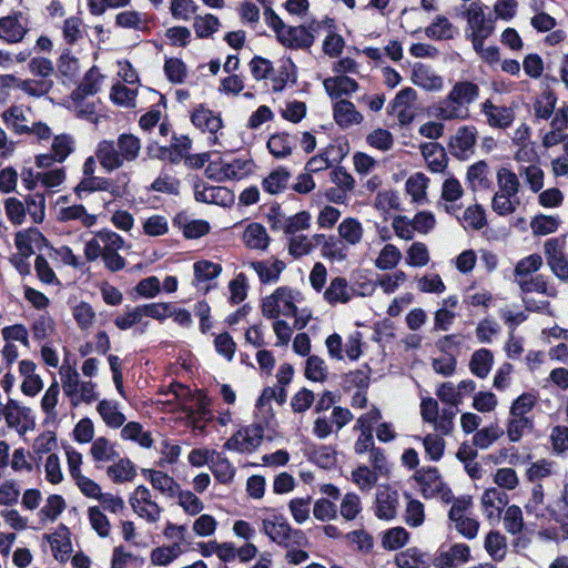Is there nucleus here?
<instances>
[{
  "label": "nucleus",
  "mask_w": 568,
  "mask_h": 568,
  "mask_svg": "<svg viewBox=\"0 0 568 568\" xmlns=\"http://www.w3.org/2000/svg\"><path fill=\"white\" fill-rule=\"evenodd\" d=\"M479 91L478 84L473 81H457L448 94L434 105L433 114L443 121L467 120L470 116L469 105L478 99Z\"/></svg>",
  "instance_id": "f257e3e1"
},
{
  "label": "nucleus",
  "mask_w": 568,
  "mask_h": 568,
  "mask_svg": "<svg viewBox=\"0 0 568 568\" xmlns=\"http://www.w3.org/2000/svg\"><path fill=\"white\" fill-rule=\"evenodd\" d=\"M141 152V140L132 133H122L116 140H102L98 143L95 156L108 172L115 171L125 162L135 161Z\"/></svg>",
  "instance_id": "f03ea898"
},
{
  "label": "nucleus",
  "mask_w": 568,
  "mask_h": 568,
  "mask_svg": "<svg viewBox=\"0 0 568 568\" xmlns=\"http://www.w3.org/2000/svg\"><path fill=\"white\" fill-rule=\"evenodd\" d=\"M262 531L283 548L302 547L307 544L305 534L293 528L283 515H274L262 521Z\"/></svg>",
  "instance_id": "7ed1b4c3"
},
{
  "label": "nucleus",
  "mask_w": 568,
  "mask_h": 568,
  "mask_svg": "<svg viewBox=\"0 0 568 568\" xmlns=\"http://www.w3.org/2000/svg\"><path fill=\"white\" fill-rule=\"evenodd\" d=\"M303 298L302 293L288 286H281L270 296H266L262 303V313L267 318H277L282 312L285 316H295L297 314L296 302Z\"/></svg>",
  "instance_id": "20e7f679"
},
{
  "label": "nucleus",
  "mask_w": 568,
  "mask_h": 568,
  "mask_svg": "<svg viewBox=\"0 0 568 568\" xmlns=\"http://www.w3.org/2000/svg\"><path fill=\"white\" fill-rule=\"evenodd\" d=\"M565 237H551L544 243L547 265L560 281H568V254L565 252Z\"/></svg>",
  "instance_id": "39448f33"
},
{
  "label": "nucleus",
  "mask_w": 568,
  "mask_h": 568,
  "mask_svg": "<svg viewBox=\"0 0 568 568\" xmlns=\"http://www.w3.org/2000/svg\"><path fill=\"white\" fill-rule=\"evenodd\" d=\"M264 429L261 425H250L232 435L223 448L239 453H251L262 443Z\"/></svg>",
  "instance_id": "423d86ee"
},
{
  "label": "nucleus",
  "mask_w": 568,
  "mask_h": 568,
  "mask_svg": "<svg viewBox=\"0 0 568 568\" xmlns=\"http://www.w3.org/2000/svg\"><path fill=\"white\" fill-rule=\"evenodd\" d=\"M485 7L478 2L473 1L468 6L465 17L467 20L469 34L491 36L495 30L496 18L490 13L485 12Z\"/></svg>",
  "instance_id": "0eeeda50"
},
{
  "label": "nucleus",
  "mask_w": 568,
  "mask_h": 568,
  "mask_svg": "<svg viewBox=\"0 0 568 568\" xmlns=\"http://www.w3.org/2000/svg\"><path fill=\"white\" fill-rule=\"evenodd\" d=\"M130 505L134 513L149 523H156L162 508L151 498V491L143 485L138 486L130 496Z\"/></svg>",
  "instance_id": "6e6552de"
},
{
  "label": "nucleus",
  "mask_w": 568,
  "mask_h": 568,
  "mask_svg": "<svg viewBox=\"0 0 568 568\" xmlns=\"http://www.w3.org/2000/svg\"><path fill=\"white\" fill-rule=\"evenodd\" d=\"M477 130L474 125H463L450 136L448 148L453 156L467 160L475 153Z\"/></svg>",
  "instance_id": "1a4fd4ad"
},
{
  "label": "nucleus",
  "mask_w": 568,
  "mask_h": 568,
  "mask_svg": "<svg viewBox=\"0 0 568 568\" xmlns=\"http://www.w3.org/2000/svg\"><path fill=\"white\" fill-rule=\"evenodd\" d=\"M544 489L541 485H535L531 490V496L525 505V509L529 515H534L538 519L555 520L559 524L557 517V499L550 504L544 503Z\"/></svg>",
  "instance_id": "9d476101"
},
{
  "label": "nucleus",
  "mask_w": 568,
  "mask_h": 568,
  "mask_svg": "<svg viewBox=\"0 0 568 568\" xmlns=\"http://www.w3.org/2000/svg\"><path fill=\"white\" fill-rule=\"evenodd\" d=\"M399 505V495L397 490L384 486L377 489L375 499V515L383 520H392L396 517Z\"/></svg>",
  "instance_id": "9b49d317"
},
{
  "label": "nucleus",
  "mask_w": 568,
  "mask_h": 568,
  "mask_svg": "<svg viewBox=\"0 0 568 568\" xmlns=\"http://www.w3.org/2000/svg\"><path fill=\"white\" fill-rule=\"evenodd\" d=\"M194 197L197 202L226 206L233 201V193L225 186H212L199 181L194 184Z\"/></svg>",
  "instance_id": "f8f14e48"
},
{
  "label": "nucleus",
  "mask_w": 568,
  "mask_h": 568,
  "mask_svg": "<svg viewBox=\"0 0 568 568\" xmlns=\"http://www.w3.org/2000/svg\"><path fill=\"white\" fill-rule=\"evenodd\" d=\"M22 20V12L0 18V38L8 43L20 42L28 32L27 21Z\"/></svg>",
  "instance_id": "ddd939ff"
},
{
  "label": "nucleus",
  "mask_w": 568,
  "mask_h": 568,
  "mask_svg": "<svg viewBox=\"0 0 568 568\" xmlns=\"http://www.w3.org/2000/svg\"><path fill=\"white\" fill-rule=\"evenodd\" d=\"M470 559V548L464 542L454 544L448 550H442L434 558L436 568H455Z\"/></svg>",
  "instance_id": "4468645a"
},
{
  "label": "nucleus",
  "mask_w": 568,
  "mask_h": 568,
  "mask_svg": "<svg viewBox=\"0 0 568 568\" xmlns=\"http://www.w3.org/2000/svg\"><path fill=\"white\" fill-rule=\"evenodd\" d=\"M277 39L283 45L292 49H308L313 45L315 36L305 26H297L285 28Z\"/></svg>",
  "instance_id": "2eb2a0df"
},
{
  "label": "nucleus",
  "mask_w": 568,
  "mask_h": 568,
  "mask_svg": "<svg viewBox=\"0 0 568 568\" xmlns=\"http://www.w3.org/2000/svg\"><path fill=\"white\" fill-rule=\"evenodd\" d=\"M173 226L182 231L185 239L195 240L210 232V224L204 220H193L186 212H180L173 217Z\"/></svg>",
  "instance_id": "dca6fc26"
},
{
  "label": "nucleus",
  "mask_w": 568,
  "mask_h": 568,
  "mask_svg": "<svg viewBox=\"0 0 568 568\" xmlns=\"http://www.w3.org/2000/svg\"><path fill=\"white\" fill-rule=\"evenodd\" d=\"M481 112L493 128L506 129L510 126L515 119L514 111L510 108L495 105L490 100H486L481 104Z\"/></svg>",
  "instance_id": "f3484780"
},
{
  "label": "nucleus",
  "mask_w": 568,
  "mask_h": 568,
  "mask_svg": "<svg viewBox=\"0 0 568 568\" xmlns=\"http://www.w3.org/2000/svg\"><path fill=\"white\" fill-rule=\"evenodd\" d=\"M412 81L415 85L426 91H440L444 87V80L430 67L416 64L413 69Z\"/></svg>",
  "instance_id": "a211bd4d"
},
{
  "label": "nucleus",
  "mask_w": 568,
  "mask_h": 568,
  "mask_svg": "<svg viewBox=\"0 0 568 568\" xmlns=\"http://www.w3.org/2000/svg\"><path fill=\"white\" fill-rule=\"evenodd\" d=\"M507 503V494L498 488H488L481 496L483 509L488 519L499 518Z\"/></svg>",
  "instance_id": "6ab92c4d"
},
{
  "label": "nucleus",
  "mask_w": 568,
  "mask_h": 568,
  "mask_svg": "<svg viewBox=\"0 0 568 568\" xmlns=\"http://www.w3.org/2000/svg\"><path fill=\"white\" fill-rule=\"evenodd\" d=\"M490 171L486 161H478L467 170L466 180L471 191L488 190L491 187Z\"/></svg>",
  "instance_id": "aec40b11"
},
{
  "label": "nucleus",
  "mask_w": 568,
  "mask_h": 568,
  "mask_svg": "<svg viewBox=\"0 0 568 568\" xmlns=\"http://www.w3.org/2000/svg\"><path fill=\"white\" fill-rule=\"evenodd\" d=\"M422 154L428 169L434 173L443 172L447 166L445 149L437 142H427L420 145Z\"/></svg>",
  "instance_id": "412c9836"
},
{
  "label": "nucleus",
  "mask_w": 568,
  "mask_h": 568,
  "mask_svg": "<svg viewBox=\"0 0 568 568\" xmlns=\"http://www.w3.org/2000/svg\"><path fill=\"white\" fill-rule=\"evenodd\" d=\"M334 120L341 128H349L359 124L363 115L356 110L354 103L348 100H339L333 108Z\"/></svg>",
  "instance_id": "4be33fe9"
},
{
  "label": "nucleus",
  "mask_w": 568,
  "mask_h": 568,
  "mask_svg": "<svg viewBox=\"0 0 568 568\" xmlns=\"http://www.w3.org/2000/svg\"><path fill=\"white\" fill-rule=\"evenodd\" d=\"M414 478L422 487L425 497L434 496L444 486L439 471L436 467L423 468L416 471Z\"/></svg>",
  "instance_id": "5701e85b"
},
{
  "label": "nucleus",
  "mask_w": 568,
  "mask_h": 568,
  "mask_svg": "<svg viewBox=\"0 0 568 568\" xmlns=\"http://www.w3.org/2000/svg\"><path fill=\"white\" fill-rule=\"evenodd\" d=\"M251 267L257 273L261 283L271 284L280 280L281 273L285 270V263L280 260L255 261Z\"/></svg>",
  "instance_id": "b1692460"
},
{
  "label": "nucleus",
  "mask_w": 568,
  "mask_h": 568,
  "mask_svg": "<svg viewBox=\"0 0 568 568\" xmlns=\"http://www.w3.org/2000/svg\"><path fill=\"white\" fill-rule=\"evenodd\" d=\"M535 428V422L532 417H518L515 415H510L506 423L505 433L509 442L518 443L521 438L530 433H532Z\"/></svg>",
  "instance_id": "393cba45"
},
{
  "label": "nucleus",
  "mask_w": 568,
  "mask_h": 568,
  "mask_svg": "<svg viewBox=\"0 0 568 568\" xmlns=\"http://www.w3.org/2000/svg\"><path fill=\"white\" fill-rule=\"evenodd\" d=\"M297 143V136L285 132L275 133L267 141V149L277 159H284L292 154Z\"/></svg>",
  "instance_id": "a878e982"
},
{
  "label": "nucleus",
  "mask_w": 568,
  "mask_h": 568,
  "mask_svg": "<svg viewBox=\"0 0 568 568\" xmlns=\"http://www.w3.org/2000/svg\"><path fill=\"white\" fill-rule=\"evenodd\" d=\"M323 85L326 93L333 99L349 95L358 89L357 82L347 75L327 78Z\"/></svg>",
  "instance_id": "bb28decb"
},
{
  "label": "nucleus",
  "mask_w": 568,
  "mask_h": 568,
  "mask_svg": "<svg viewBox=\"0 0 568 568\" xmlns=\"http://www.w3.org/2000/svg\"><path fill=\"white\" fill-rule=\"evenodd\" d=\"M191 121L197 129L212 134H215L223 126L221 116L202 105L194 110Z\"/></svg>",
  "instance_id": "cd10ccee"
},
{
  "label": "nucleus",
  "mask_w": 568,
  "mask_h": 568,
  "mask_svg": "<svg viewBox=\"0 0 568 568\" xmlns=\"http://www.w3.org/2000/svg\"><path fill=\"white\" fill-rule=\"evenodd\" d=\"M3 417L8 427L14 428L21 436L36 427L34 417L29 407L14 413L3 412Z\"/></svg>",
  "instance_id": "c85d7f7f"
},
{
  "label": "nucleus",
  "mask_w": 568,
  "mask_h": 568,
  "mask_svg": "<svg viewBox=\"0 0 568 568\" xmlns=\"http://www.w3.org/2000/svg\"><path fill=\"white\" fill-rule=\"evenodd\" d=\"M430 561L429 555L415 547L397 554L395 558L398 568H428Z\"/></svg>",
  "instance_id": "c756f323"
},
{
  "label": "nucleus",
  "mask_w": 568,
  "mask_h": 568,
  "mask_svg": "<svg viewBox=\"0 0 568 568\" xmlns=\"http://www.w3.org/2000/svg\"><path fill=\"white\" fill-rule=\"evenodd\" d=\"M144 475H148L152 487L160 490L162 494L173 498L179 494L180 485L169 475L160 470L143 469Z\"/></svg>",
  "instance_id": "7c9ffc66"
},
{
  "label": "nucleus",
  "mask_w": 568,
  "mask_h": 568,
  "mask_svg": "<svg viewBox=\"0 0 568 568\" xmlns=\"http://www.w3.org/2000/svg\"><path fill=\"white\" fill-rule=\"evenodd\" d=\"M494 363V355L488 348H479L475 351L469 361L470 372L479 377L488 376Z\"/></svg>",
  "instance_id": "2f4dec72"
},
{
  "label": "nucleus",
  "mask_w": 568,
  "mask_h": 568,
  "mask_svg": "<svg viewBox=\"0 0 568 568\" xmlns=\"http://www.w3.org/2000/svg\"><path fill=\"white\" fill-rule=\"evenodd\" d=\"M106 475L115 484L132 481L136 476V468L129 458H119L116 463L108 467Z\"/></svg>",
  "instance_id": "473e14b6"
},
{
  "label": "nucleus",
  "mask_w": 568,
  "mask_h": 568,
  "mask_svg": "<svg viewBox=\"0 0 568 568\" xmlns=\"http://www.w3.org/2000/svg\"><path fill=\"white\" fill-rule=\"evenodd\" d=\"M101 75L95 68H91L82 79L78 88L71 93L72 100H83L88 95H93L100 90Z\"/></svg>",
  "instance_id": "72a5a7b5"
},
{
  "label": "nucleus",
  "mask_w": 568,
  "mask_h": 568,
  "mask_svg": "<svg viewBox=\"0 0 568 568\" xmlns=\"http://www.w3.org/2000/svg\"><path fill=\"white\" fill-rule=\"evenodd\" d=\"M243 240L246 246L254 250H265L270 242L265 227L260 223L248 224L244 231Z\"/></svg>",
  "instance_id": "f704fd0d"
},
{
  "label": "nucleus",
  "mask_w": 568,
  "mask_h": 568,
  "mask_svg": "<svg viewBox=\"0 0 568 568\" xmlns=\"http://www.w3.org/2000/svg\"><path fill=\"white\" fill-rule=\"evenodd\" d=\"M337 231L341 239L352 246L361 243L364 234L361 222L354 217L343 220L339 223Z\"/></svg>",
  "instance_id": "c9c22d12"
},
{
  "label": "nucleus",
  "mask_w": 568,
  "mask_h": 568,
  "mask_svg": "<svg viewBox=\"0 0 568 568\" xmlns=\"http://www.w3.org/2000/svg\"><path fill=\"white\" fill-rule=\"evenodd\" d=\"M210 468L217 481L231 483L235 476V468L230 460L221 453H214Z\"/></svg>",
  "instance_id": "e433bc0d"
},
{
  "label": "nucleus",
  "mask_w": 568,
  "mask_h": 568,
  "mask_svg": "<svg viewBox=\"0 0 568 568\" xmlns=\"http://www.w3.org/2000/svg\"><path fill=\"white\" fill-rule=\"evenodd\" d=\"M290 179V172L284 168H280L277 170L272 171L262 181V187L265 192L270 194H278L287 187Z\"/></svg>",
  "instance_id": "4c0bfd02"
},
{
  "label": "nucleus",
  "mask_w": 568,
  "mask_h": 568,
  "mask_svg": "<svg viewBox=\"0 0 568 568\" xmlns=\"http://www.w3.org/2000/svg\"><path fill=\"white\" fill-rule=\"evenodd\" d=\"M425 34L434 40H449L454 38L455 27L444 16H437L433 23L425 29Z\"/></svg>",
  "instance_id": "58836bf2"
},
{
  "label": "nucleus",
  "mask_w": 568,
  "mask_h": 568,
  "mask_svg": "<svg viewBox=\"0 0 568 568\" xmlns=\"http://www.w3.org/2000/svg\"><path fill=\"white\" fill-rule=\"evenodd\" d=\"M324 298L329 304L347 303L351 298L348 293V284L344 277H335L331 281L328 287L324 292Z\"/></svg>",
  "instance_id": "ea45409f"
},
{
  "label": "nucleus",
  "mask_w": 568,
  "mask_h": 568,
  "mask_svg": "<svg viewBox=\"0 0 568 568\" xmlns=\"http://www.w3.org/2000/svg\"><path fill=\"white\" fill-rule=\"evenodd\" d=\"M497 184L498 192L506 194L507 196L517 197L520 189V182L518 176L506 168H501L497 172Z\"/></svg>",
  "instance_id": "a19ab883"
},
{
  "label": "nucleus",
  "mask_w": 568,
  "mask_h": 568,
  "mask_svg": "<svg viewBox=\"0 0 568 568\" xmlns=\"http://www.w3.org/2000/svg\"><path fill=\"white\" fill-rule=\"evenodd\" d=\"M485 549L494 560H503L507 552V542L505 536H503L499 531H489L485 538Z\"/></svg>",
  "instance_id": "79ce46f5"
},
{
  "label": "nucleus",
  "mask_w": 568,
  "mask_h": 568,
  "mask_svg": "<svg viewBox=\"0 0 568 568\" xmlns=\"http://www.w3.org/2000/svg\"><path fill=\"white\" fill-rule=\"evenodd\" d=\"M61 381H62V388L64 394L71 398V402L74 406L79 404V399H74L78 396L79 387L81 385L79 381V373L75 368L67 367L61 368Z\"/></svg>",
  "instance_id": "37998d69"
},
{
  "label": "nucleus",
  "mask_w": 568,
  "mask_h": 568,
  "mask_svg": "<svg viewBox=\"0 0 568 568\" xmlns=\"http://www.w3.org/2000/svg\"><path fill=\"white\" fill-rule=\"evenodd\" d=\"M121 437L125 440L138 442L144 448H150L153 443L151 434L143 432L142 425L136 422L125 424L121 430Z\"/></svg>",
  "instance_id": "c03bdc74"
},
{
  "label": "nucleus",
  "mask_w": 568,
  "mask_h": 568,
  "mask_svg": "<svg viewBox=\"0 0 568 568\" xmlns=\"http://www.w3.org/2000/svg\"><path fill=\"white\" fill-rule=\"evenodd\" d=\"M4 123L17 134L29 132V125L22 124L27 121L24 111L21 106L12 105L2 113Z\"/></svg>",
  "instance_id": "a18cd8bd"
},
{
  "label": "nucleus",
  "mask_w": 568,
  "mask_h": 568,
  "mask_svg": "<svg viewBox=\"0 0 568 568\" xmlns=\"http://www.w3.org/2000/svg\"><path fill=\"white\" fill-rule=\"evenodd\" d=\"M97 410L104 423L112 428H119L125 422V416L115 405L106 399H103L98 404Z\"/></svg>",
  "instance_id": "49530a36"
},
{
  "label": "nucleus",
  "mask_w": 568,
  "mask_h": 568,
  "mask_svg": "<svg viewBox=\"0 0 568 568\" xmlns=\"http://www.w3.org/2000/svg\"><path fill=\"white\" fill-rule=\"evenodd\" d=\"M504 434V428H501L498 424H493L478 430L473 437V443L478 448L486 449L496 440H498Z\"/></svg>",
  "instance_id": "de8ad7c7"
},
{
  "label": "nucleus",
  "mask_w": 568,
  "mask_h": 568,
  "mask_svg": "<svg viewBox=\"0 0 568 568\" xmlns=\"http://www.w3.org/2000/svg\"><path fill=\"white\" fill-rule=\"evenodd\" d=\"M402 260V252L393 244H386L375 261V266L382 271L395 268Z\"/></svg>",
  "instance_id": "09e8293b"
},
{
  "label": "nucleus",
  "mask_w": 568,
  "mask_h": 568,
  "mask_svg": "<svg viewBox=\"0 0 568 568\" xmlns=\"http://www.w3.org/2000/svg\"><path fill=\"white\" fill-rule=\"evenodd\" d=\"M39 240L44 241V237L37 230L31 229L29 232H18L14 237L18 255L30 257L34 253L32 243Z\"/></svg>",
  "instance_id": "8fccbe9b"
},
{
  "label": "nucleus",
  "mask_w": 568,
  "mask_h": 568,
  "mask_svg": "<svg viewBox=\"0 0 568 568\" xmlns=\"http://www.w3.org/2000/svg\"><path fill=\"white\" fill-rule=\"evenodd\" d=\"M311 504V496L296 497L290 500L288 509L296 524L302 525L310 518Z\"/></svg>",
  "instance_id": "3c124183"
},
{
  "label": "nucleus",
  "mask_w": 568,
  "mask_h": 568,
  "mask_svg": "<svg viewBox=\"0 0 568 568\" xmlns=\"http://www.w3.org/2000/svg\"><path fill=\"white\" fill-rule=\"evenodd\" d=\"M90 452L97 462H110L119 457L113 445L105 437H98L93 442Z\"/></svg>",
  "instance_id": "603ef678"
},
{
  "label": "nucleus",
  "mask_w": 568,
  "mask_h": 568,
  "mask_svg": "<svg viewBox=\"0 0 568 568\" xmlns=\"http://www.w3.org/2000/svg\"><path fill=\"white\" fill-rule=\"evenodd\" d=\"M111 180L101 176L84 178L74 187V193L79 199H82V193H91L95 191H109Z\"/></svg>",
  "instance_id": "864d4df0"
},
{
  "label": "nucleus",
  "mask_w": 568,
  "mask_h": 568,
  "mask_svg": "<svg viewBox=\"0 0 568 568\" xmlns=\"http://www.w3.org/2000/svg\"><path fill=\"white\" fill-rule=\"evenodd\" d=\"M537 396L532 393H523L518 396L509 408V414L518 417H530L528 414L537 404Z\"/></svg>",
  "instance_id": "5fc2aeb1"
},
{
  "label": "nucleus",
  "mask_w": 568,
  "mask_h": 568,
  "mask_svg": "<svg viewBox=\"0 0 568 568\" xmlns=\"http://www.w3.org/2000/svg\"><path fill=\"white\" fill-rule=\"evenodd\" d=\"M430 257L426 244L414 242L406 252V263L409 266L423 267L428 264Z\"/></svg>",
  "instance_id": "6e6d98bb"
},
{
  "label": "nucleus",
  "mask_w": 568,
  "mask_h": 568,
  "mask_svg": "<svg viewBox=\"0 0 568 568\" xmlns=\"http://www.w3.org/2000/svg\"><path fill=\"white\" fill-rule=\"evenodd\" d=\"M408 532L403 527H394L385 531L382 545L385 549L397 550L408 541Z\"/></svg>",
  "instance_id": "4d7b16f0"
},
{
  "label": "nucleus",
  "mask_w": 568,
  "mask_h": 568,
  "mask_svg": "<svg viewBox=\"0 0 568 568\" xmlns=\"http://www.w3.org/2000/svg\"><path fill=\"white\" fill-rule=\"evenodd\" d=\"M65 500L61 495H50L45 505L40 509L39 516L42 519L54 521L65 509Z\"/></svg>",
  "instance_id": "13d9d810"
},
{
  "label": "nucleus",
  "mask_w": 568,
  "mask_h": 568,
  "mask_svg": "<svg viewBox=\"0 0 568 568\" xmlns=\"http://www.w3.org/2000/svg\"><path fill=\"white\" fill-rule=\"evenodd\" d=\"M305 376L313 382H324L327 378V366L324 359L317 355L308 356L305 367Z\"/></svg>",
  "instance_id": "bf43d9fd"
},
{
  "label": "nucleus",
  "mask_w": 568,
  "mask_h": 568,
  "mask_svg": "<svg viewBox=\"0 0 568 568\" xmlns=\"http://www.w3.org/2000/svg\"><path fill=\"white\" fill-rule=\"evenodd\" d=\"M449 520L464 538L471 540L478 535L479 521L476 518L467 515L452 518Z\"/></svg>",
  "instance_id": "052dcab7"
},
{
  "label": "nucleus",
  "mask_w": 568,
  "mask_h": 568,
  "mask_svg": "<svg viewBox=\"0 0 568 568\" xmlns=\"http://www.w3.org/2000/svg\"><path fill=\"white\" fill-rule=\"evenodd\" d=\"M428 178L424 173H415L406 182V191L414 202H420L426 196Z\"/></svg>",
  "instance_id": "680f3d73"
},
{
  "label": "nucleus",
  "mask_w": 568,
  "mask_h": 568,
  "mask_svg": "<svg viewBox=\"0 0 568 568\" xmlns=\"http://www.w3.org/2000/svg\"><path fill=\"white\" fill-rule=\"evenodd\" d=\"M519 205V201L517 197L507 196L504 193L496 192L491 200V209L498 215L506 216L513 214L517 206Z\"/></svg>",
  "instance_id": "e2e57ef3"
},
{
  "label": "nucleus",
  "mask_w": 568,
  "mask_h": 568,
  "mask_svg": "<svg viewBox=\"0 0 568 568\" xmlns=\"http://www.w3.org/2000/svg\"><path fill=\"white\" fill-rule=\"evenodd\" d=\"M362 511V501L357 494L347 493L342 501L339 507L341 516L346 520H353L357 517V515Z\"/></svg>",
  "instance_id": "0e129e2a"
},
{
  "label": "nucleus",
  "mask_w": 568,
  "mask_h": 568,
  "mask_svg": "<svg viewBox=\"0 0 568 568\" xmlns=\"http://www.w3.org/2000/svg\"><path fill=\"white\" fill-rule=\"evenodd\" d=\"M53 85V81L50 79L40 80H22L18 82V88L32 97H41L47 94Z\"/></svg>",
  "instance_id": "69168bd1"
},
{
  "label": "nucleus",
  "mask_w": 568,
  "mask_h": 568,
  "mask_svg": "<svg viewBox=\"0 0 568 568\" xmlns=\"http://www.w3.org/2000/svg\"><path fill=\"white\" fill-rule=\"evenodd\" d=\"M220 21L213 14L197 16L194 19V30L199 38H207L212 36L219 28Z\"/></svg>",
  "instance_id": "338daca9"
},
{
  "label": "nucleus",
  "mask_w": 568,
  "mask_h": 568,
  "mask_svg": "<svg viewBox=\"0 0 568 568\" xmlns=\"http://www.w3.org/2000/svg\"><path fill=\"white\" fill-rule=\"evenodd\" d=\"M505 529L513 535L519 534L524 528L523 511L516 505L509 506L504 516Z\"/></svg>",
  "instance_id": "774afa93"
}]
</instances>
